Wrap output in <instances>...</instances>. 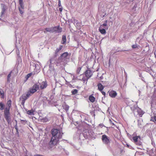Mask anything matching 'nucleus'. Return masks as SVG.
I'll list each match as a JSON object with an SVG mask.
<instances>
[{
	"mask_svg": "<svg viewBox=\"0 0 156 156\" xmlns=\"http://www.w3.org/2000/svg\"><path fill=\"white\" fill-rule=\"evenodd\" d=\"M51 133L52 136L48 143V148L52 150L59 143V140L62 138L63 133L62 129H53L51 130Z\"/></svg>",
	"mask_w": 156,
	"mask_h": 156,
	"instance_id": "nucleus-1",
	"label": "nucleus"
},
{
	"mask_svg": "<svg viewBox=\"0 0 156 156\" xmlns=\"http://www.w3.org/2000/svg\"><path fill=\"white\" fill-rule=\"evenodd\" d=\"M96 136L91 129H86L83 131V133L82 134L79 133H76L74 136L75 139L79 140H84L83 137H84L85 139L91 138L93 140L95 139Z\"/></svg>",
	"mask_w": 156,
	"mask_h": 156,
	"instance_id": "nucleus-2",
	"label": "nucleus"
},
{
	"mask_svg": "<svg viewBox=\"0 0 156 156\" xmlns=\"http://www.w3.org/2000/svg\"><path fill=\"white\" fill-rule=\"evenodd\" d=\"M12 101L10 99L8 101L6 104V107L5 108L4 110V117L8 124L11 123L10 110L12 106Z\"/></svg>",
	"mask_w": 156,
	"mask_h": 156,
	"instance_id": "nucleus-3",
	"label": "nucleus"
},
{
	"mask_svg": "<svg viewBox=\"0 0 156 156\" xmlns=\"http://www.w3.org/2000/svg\"><path fill=\"white\" fill-rule=\"evenodd\" d=\"M55 64V61L50 59L47 62V65L44 66L43 70H44L46 66L48 65L49 66V69L47 72V75L48 76H51L53 75L54 73L55 72V69L54 67V65Z\"/></svg>",
	"mask_w": 156,
	"mask_h": 156,
	"instance_id": "nucleus-4",
	"label": "nucleus"
},
{
	"mask_svg": "<svg viewBox=\"0 0 156 156\" xmlns=\"http://www.w3.org/2000/svg\"><path fill=\"white\" fill-rule=\"evenodd\" d=\"M106 6L103 3L100 2L99 4L98 7V14L100 16L101 18H103L106 16H107L108 14H107L106 12Z\"/></svg>",
	"mask_w": 156,
	"mask_h": 156,
	"instance_id": "nucleus-5",
	"label": "nucleus"
},
{
	"mask_svg": "<svg viewBox=\"0 0 156 156\" xmlns=\"http://www.w3.org/2000/svg\"><path fill=\"white\" fill-rule=\"evenodd\" d=\"M39 89V85L38 83H35L33 86L30 88L26 95L28 98L31 95L36 92Z\"/></svg>",
	"mask_w": 156,
	"mask_h": 156,
	"instance_id": "nucleus-6",
	"label": "nucleus"
},
{
	"mask_svg": "<svg viewBox=\"0 0 156 156\" xmlns=\"http://www.w3.org/2000/svg\"><path fill=\"white\" fill-rule=\"evenodd\" d=\"M30 69L34 68V72L36 73H38L40 72V67L38 64H36L33 62H30Z\"/></svg>",
	"mask_w": 156,
	"mask_h": 156,
	"instance_id": "nucleus-7",
	"label": "nucleus"
},
{
	"mask_svg": "<svg viewBox=\"0 0 156 156\" xmlns=\"http://www.w3.org/2000/svg\"><path fill=\"white\" fill-rule=\"evenodd\" d=\"M101 139L102 143L105 145H108L110 143V137L105 134L103 135L102 136Z\"/></svg>",
	"mask_w": 156,
	"mask_h": 156,
	"instance_id": "nucleus-8",
	"label": "nucleus"
},
{
	"mask_svg": "<svg viewBox=\"0 0 156 156\" xmlns=\"http://www.w3.org/2000/svg\"><path fill=\"white\" fill-rule=\"evenodd\" d=\"M19 3L20 7L18 8L19 10L21 15L23 14L24 12V6L23 0H19Z\"/></svg>",
	"mask_w": 156,
	"mask_h": 156,
	"instance_id": "nucleus-9",
	"label": "nucleus"
},
{
	"mask_svg": "<svg viewBox=\"0 0 156 156\" xmlns=\"http://www.w3.org/2000/svg\"><path fill=\"white\" fill-rule=\"evenodd\" d=\"M64 61L63 60L60 56L58 59H55V64L57 66H60L63 64Z\"/></svg>",
	"mask_w": 156,
	"mask_h": 156,
	"instance_id": "nucleus-10",
	"label": "nucleus"
},
{
	"mask_svg": "<svg viewBox=\"0 0 156 156\" xmlns=\"http://www.w3.org/2000/svg\"><path fill=\"white\" fill-rule=\"evenodd\" d=\"M84 73L87 77L90 78L92 75V72L89 68L87 67V70L84 72Z\"/></svg>",
	"mask_w": 156,
	"mask_h": 156,
	"instance_id": "nucleus-11",
	"label": "nucleus"
},
{
	"mask_svg": "<svg viewBox=\"0 0 156 156\" xmlns=\"http://www.w3.org/2000/svg\"><path fill=\"white\" fill-rule=\"evenodd\" d=\"M1 5L2 8L0 17H2L3 16L6 11L7 7L4 4L1 3Z\"/></svg>",
	"mask_w": 156,
	"mask_h": 156,
	"instance_id": "nucleus-12",
	"label": "nucleus"
},
{
	"mask_svg": "<svg viewBox=\"0 0 156 156\" xmlns=\"http://www.w3.org/2000/svg\"><path fill=\"white\" fill-rule=\"evenodd\" d=\"M108 93L109 95L112 98H115L117 95V94L115 91L112 90L111 91H108Z\"/></svg>",
	"mask_w": 156,
	"mask_h": 156,
	"instance_id": "nucleus-13",
	"label": "nucleus"
},
{
	"mask_svg": "<svg viewBox=\"0 0 156 156\" xmlns=\"http://www.w3.org/2000/svg\"><path fill=\"white\" fill-rule=\"evenodd\" d=\"M62 31V28L60 27L59 26H55L53 27V32L60 33Z\"/></svg>",
	"mask_w": 156,
	"mask_h": 156,
	"instance_id": "nucleus-14",
	"label": "nucleus"
},
{
	"mask_svg": "<svg viewBox=\"0 0 156 156\" xmlns=\"http://www.w3.org/2000/svg\"><path fill=\"white\" fill-rule=\"evenodd\" d=\"M68 53L67 52H66L62 54L60 56V58H62L64 61L68 58Z\"/></svg>",
	"mask_w": 156,
	"mask_h": 156,
	"instance_id": "nucleus-15",
	"label": "nucleus"
},
{
	"mask_svg": "<svg viewBox=\"0 0 156 156\" xmlns=\"http://www.w3.org/2000/svg\"><path fill=\"white\" fill-rule=\"evenodd\" d=\"M136 110L137 111V113L140 116V117H142V115L144 113V112L138 107L137 108H135V111Z\"/></svg>",
	"mask_w": 156,
	"mask_h": 156,
	"instance_id": "nucleus-16",
	"label": "nucleus"
},
{
	"mask_svg": "<svg viewBox=\"0 0 156 156\" xmlns=\"http://www.w3.org/2000/svg\"><path fill=\"white\" fill-rule=\"evenodd\" d=\"M47 82L45 81H43L42 82L41 85L40 86V87L41 90L44 89L47 86Z\"/></svg>",
	"mask_w": 156,
	"mask_h": 156,
	"instance_id": "nucleus-17",
	"label": "nucleus"
},
{
	"mask_svg": "<svg viewBox=\"0 0 156 156\" xmlns=\"http://www.w3.org/2000/svg\"><path fill=\"white\" fill-rule=\"evenodd\" d=\"M106 29L105 28L101 27H99V31L100 32V33L102 34H105L106 33Z\"/></svg>",
	"mask_w": 156,
	"mask_h": 156,
	"instance_id": "nucleus-18",
	"label": "nucleus"
},
{
	"mask_svg": "<svg viewBox=\"0 0 156 156\" xmlns=\"http://www.w3.org/2000/svg\"><path fill=\"white\" fill-rule=\"evenodd\" d=\"M97 86L98 87V89L100 91L103 90L105 88V86L101 83H98L97 85Z\"/></svg>",
	"mask_w": 156,
	"mask_h": 156,
	"instance_id": "nucleus-19",
	"label": "nucleus"
},
{
	"mask_svg": "<svg viewBox=\"0 0 156 156\" xmlns=\"http://www.w3.org/2000/svg\"><path fill=\"white\" fill-rule=\"evenodd\" d=\"M92 107L94 110L96 111H99L100 108L98 107V105L95 103L94 105H92Z\"/></svg>",
	"mask_w": 156,
	"mask_h": 156,
	"instance_id": "nucleus-20",
	"label": "nucleus"
},
{
	"mask_svg": "<svg viewBox=\"0 0 156 156\" xmlns=\"http://www.w3.org/2000/svg\"><path fill=\"white\" fill-rule=\"evenodd\" d=\"M15 121H16V125L14 127L16 130V136H17L19 137L20 136V135H19V134L18 128L17 126V121L16 120H15Z\"/></svg>",
	"mask_w": 156,
	"mask_h": 156,
	"instance_id": "nucleus-21",
	"label": "nucleus"
},
{
	"mask_svg": "<svg viewBox=\"0 0 156 156\" xmlns=\"http://www.w3.org/2000/svg\"><path fill=\"white\" fill-rule=\"evenodd\" d=\"M27 109L26 110L27 111V114L29 115H34V111L33 109H31L30 110H28L27 111Z\"/></svg>",
	"mask_w": 156,
	"mask_h": 156,
	"instance_id": "nucleus-22",
	"label": "nucleus"
},
{
	"mask_svg": "<svg viewBox=\"0 0 156 156\" xmlns=\"http://www.w3.org/2000/svg\"><path fill=\"white\" fill-rule=\"evenodd\" d=\"M88 99L91 102L93 103L95 101V98L93 96V94H91L89 96Z\"/></svg>",
	"mask_w": 156,
	"mask_h": 156,
	"instance_id": "nucleus-23",
	"label": "nucleus"
},
{
	"mask_svg": "<svg viewBox=\"0 0 156 156\" xmlns=\"http://www.w3.org/2000/svg\"><path fill=\"white\" fill-rule=\"evenodd\" d=\"M66 35H63L62 36V39L61 41V44H64L66 43Z\"/></svg>",
	"mask_w": 156,
	"mask_h": 156,
	"instance_id": "nucleus-24",
	"label": "nucleus"
},
{
	"mask_svg": "<svg viewBox=\"0 0 156 156\" xmlns=\"http://www.w3.org/2000/svg\"><path fill=\"white\" fill-rule=\"evenodd\" d=\"M137 7V4L136 3H135L132 9V11L134 13L136 12V9Z\"/></svg>",
	"mask_w": 156,
	"mask_h": 156,
	"instance_id": "nucleus-25",
	"label": "nucleus"
},
{
	"mask_svg": "<svg viewBox=\"0 0 156 156\" xmlns=\"http://www.w3.org/2000/svg\"><path fill=\"white\" fill-rule=\"evenodd\" d=\"M5 105L2 102L0 101V110H2L3 109H5Z\"/></svg>",
	"mask_w": 156,
	"mask_h": 156,
	"instance_id": "nucleus-26",
	"label": "nucleus"
},
{
	"mask_svg": "<svg viewBox=\"0 0 156 156\" xmlns=\"http://www.w3.org/2000/svg\"><path fill=\"white\" fill-rule=\"evenodd\" d=\"M130 51L129 50L127 49V50H125L123 49H121L120 48H118V49L115 50V52H120V51Z\"/></svg>",
	"mask_w": 156,
	"mask_h": 156,
	"instance_id": "nucleus-27",
	"label": "nucleus"
},
{
	"mask_svg": "<svg viewBox=\"0 0 156 156\" xmlns=\"http://www.w3.org/2000/svg\"><path fill=\"white\" fill-rule=\"evenodd\" d=\"M132 48L133 49H139L140 47V45H138V44H136V43L135 44H133L131 46Z\"/></svg>",
	"mask_w": 156,
	"mask_h": 156,
	"instance_id": "nucleus-28",
	"label": "nucleus"
},
{
	"mask_svg": "<svg viewBox=\"0 0 156 156\" xmlns=\"http://www.w3.org/2000/svg\"><path fill=\"white\" fill-rule=\"evenodd\" d=\"M62 107L67 112L69 108V106L65 104L62 105Z\"/></svg>",
	"mask_w": 156,
	"mask_h": 156,
	"instance_id": "nucleus-29",
	"label": "nucleus"
},
{
	"mask_svg": "<svg viewBox=\"0 0 156 156\" xmlns=\"http://www.w3.org/2000/svg\"><path fill=\"white\" fill-rule=\"evenodd\" d=\"M12 71H11L8 75L7 76V81L8 83H10V77L11 76Z\"/></svg>",
	"mask_w": 156,
	"mask_h": 156,
	"instance_id": "nucleus-30",
	"label": "nucleus"
},
{
	"mask_svg": "<svg viewBox=\"0 0 156 156\" xmlns=\"http://www.w3.org/2000/svg\"><path fill=\"white\" fill-rule=\"evenodd\" d=\"M58 55V52H57L55 51V54L50 59L53 60L54 61H55V59H56V58H57V56Z\"/></svg>",
	"mask_w": 156,
	"mask_h": 156,
	"instance_id": "nucleus-31",
	"label": "nucleus"
},
{
	"mask_svg": "<svg viewBox=\"0 0 156 156\" xmlns=\"http://www.w3.org/2000/svg\"><path fill=\"white\" fill-rule=\"evenodd\" d=\"M41 120L43 122H46L50 120V119L48 118L47 117H43L41 119Z\"/></svg>",
	"mask_w": 156,
	"mask_h": 156,
	"instance_id": "nucleus-32",
	"label": "nucleus"
},
{
	"mask_svg": "<svg viewBox=\"0 0 156 156\" xmlns=\"http://www.w3.org/2000/svg\"><path fill=\"white\" fill-rule=\"evenodd\" d=\"M44 30L47 32H53V27L51 28H46Z\"/></svg>",
	"mask_w": 156,
	"mask_h": 156,
	"instance_id": "nucleus-33",
	"label": "nucleus"
},
{
	"mask_svg": "<svg viewBox=\"0 0 156 156\" xmlns=\"http://www.w3.org/2000/svg\"><path fill=\"white\" fill-rule=\"evenodd\" d=\"M78 90L76 89L73 90L71 91V93L72 95H75L77 94L78 93Z\"/></svg>",
	"mask_w": 156,
	"mask_h": 156,
	"instance_id": "nucleus-34",
	"label": "nucleus"
},
{
	"mask_svg": "<svg viewBox=\"0 0 156 156\" xmlns=\"http://www.w3.org/2000/svg\"><path fill=\"white\" fill-rule=\"evenodd\" d=\"M76 26L77 30H80L81 29V25L79 22L76 23Z\"/></svg>",
	"mask_w": 156,
	"mask_h": 156,
	"instance_id": "nucleus-35",
	"label": "nucleus"
},
{
	"mask_svg": "<svg viewBox=\"0 0 156 156\" xmlns=\"http://www.w3.org/2000/svg\"><path fill=\"white\" fill-rule=\"evenodd\" d=\"M28 98L26 97V95H25V94H23L21 96L20 98V100H21V99H23L25 100H26Z\"/></svg>",
	"mask_w": 156,
	"mask_h": 156,
	"instance_id": "nucleus-36",
	"label": "nucleus"
},
{
	"mask_svg": "<svg viewBox=\"0 0 156 156\" xmlns=\"http://www.w3.org/2000/svg\"><path fill=\"white\" fill-rule=\"evenodd\" d=\"M63 46L62 45H60L59 46V48H57V49H56V50H55V51L56 52H58L59 51H60L62 48H63Z\"/></svg>",
	"mask_w": 156,
	"mask_h": 156,
	"instance_id": "nucleus-37",
	"label": "nucleus"
},
{
	"mask_svg": "<svg viewBox=\"0 0 156 156\" xmlns=\"http://www.w3.org/2000/svg\"><path fill=\"white\" fill-rule=\"evenodd\" d=\"M139 76L140 78V79L144 81V82H145V81L144 80V78L142 76V73L140 72L139 73Z\"/></svg>",
	"mask_w": 156,
	"mask_h": 156,
	"instance_id": "nucleus-38",
	"label": "nucleus"
},
{
	"mask_svg": "<svg viewBox=\"0 0 156 156\" xmlns=\"http://www.w3.org/2000/svg\"><path fill=\"white\" fill-rule=\"evenodd\" d=\"M23 150L25 154V156H28V151L25 147H24L23 148Z\"/></svg>",
	"mask_w": 156,
	"mask_h": 156,
	"instance_id": "nucleus-39",
	"label": "nucleus"
},
{
	"mask_svg": "<svg viewBox=\"0 0 156 156\" xmlns=\"http://www.w3.org/2000/svg\"><path fill=\"white\" fill-rule=\"evenodd\" d=\"M133 141L135 143L136 142H137L138 140L137 137L136 136H134L133 137Z\"/></svg>",
	"mask_w": 156,
	"mask_h": 156,
	"instance_id": "nucleus-40",
	"label": "nucleus"
},
{
	"mask_svg": "<svg viewBox=\"0 0 156 156\" xmlns=\"http://www.w3.org/2000/svg\"><path fill=\"white\" fill-rule=\"evenodd\" d=\"M108 26V24H106L104 23L101 25H100L99 27H101L106 28V27Z\"/></svg>",
	"mask_w": 156,
	"mask_h": 156,
	"instance_id": "nucleus-41",
	"label": "nucleus"
},
{
	"mask_svg": "<svg viewBox=\"0 0 156 156\" xmlns=\"http://www.w3.org/2000/svg\"><path fill=\"white\" fill-rule=\"evenodd\" d=\"M4 129V127L3 126H2L1 125H0V131L1 132V133L2 134L4 133L3 131Z\"/></svg>",
	"mask_w": 156,
	"mask_h": 156,
	"instance_id": "nucleus-42",
	"label": "nucleus"
},
{
	"mask_svg": "<svg viewBox=\"0 0 156 156\" xmlns=\"http://www.w3.org/2000/svg\"><path fill=\"white\" fill-rule=\"evenodd\" d=\"M0 95L1 96V98H2L4 99L5 96V94L4 92V91L0 94Z\"/></svg>",
	"mask_w": 156,
	"mask_h": 156,
	"instance_id": "nucleus-43",
	"label": "nucleus"
},
{
	"mask_svg": "<svg viewBox=\"0 0 156 156\" xmlns=\"http://www.w3.org/2000/svg\"><path fill=\"white\" fill-rule=\"evenodd\" d=\"M95 111L94 109L90 112V114L91 115H92V116H94V117L95 116Z\"/></svg>",
	"mask_w": 156,
	"mask_h": 156,
	"instance_id": "nucleus-44",
	"label": "nucleus"
},
{
	"mask_svg": "<svg viewBox=\"0 0 156 156\" xmlns=\"http://www.w3.org/2000/svg\"><path fill=\"white\" fill-rule=\"evenodd\" d=\"M135 144L138 145H141L142 144V142H141L140 140L139 141H137V142H136L135 143Z\"/></svg>",
	"mask_w": 156,
	"mask_h": 156,
	"instance_id": "nucleus-45",
	"label": "nucleus"
},
{
	"mask_svg": "<svg viewBox=\"0 0 156 156\" xmlns=\"http://www.w3.org/2000/svg\"><path fill=\"white\" fill-rule=\"evenodd\" d=\"M81 68L80 67H79L77 68V70H76V73L79 74V73L80 72V71L81 70Z\"/></svg>",
	"mask_w": 156,
	"mask_h": 156,
	"instance_id": "nucleus-46",
	"label": "nucleus"
},
{
	"mask_svg": "<svg viewBox=\"0 0 156 156\" xmlns=\"http://www.w3.org/2000/svg\"><path fill=\"white\" fill-rule=\"evenodd\" d=\"M21 123L24 125H25L27 122V121L25 120H21Z\"/></svg>",
	"mask_w": 156,
	"mask_h": 156,
	"instance_id": "nucleus-47",
	"label": "nucleus"
},
{
	"mask_svg": "<svg viewBox=\"0 0 156 156\" xmlns=\"http://www.w3.org/2000/svg\"><path fill=\"white\" fill-rule=\"evenodd\" d=\"M32 73H30L28 74L26 76V78L28 79L32 75Z\"/></svg>",
	"mask_w": 156,
	"mask_h": 156,
	"instance_id": "nucleus-48",
	"label": "nucleus"
},
{
	"mask_svg": "<svg viewBox=\"0 0 156 156\" xmlns=\"http://www.w3.org/2000/svg\"><path fill=\"white\" fill-rule=\"evenodd\" d=\"M89 78H88V77H87L86 78H85V77H83L82 79V80L84 81V82L85 81H87L89 79Z\"/></svg>",
	"mask_w": 156,
	"mask_h": 156,
	"instance_id": "nucleus-49",
	"label": "nucleus"
},
{
	"mask_svg": "<svg viewBox=\"0 0 156 156\" xmlns=\"http://www.w3.org/2000/svg\"><path fill=\"white\" fill-rule=\"evenodd\" d=\"M126 147H128L129 148L133 149V147H132L130 145L128 144H126Z\"/></svg>",
	"mask_w": 156,
	"mask_h": 156,
	"instance_id": "nucleus-50",
	"label": "nucleus"
},
{
	"mask_svg": "<svg viewBox=\"0 0 156 156\" xmlns=\"http://www.w3.org/2000/svg\"><path fill=\"white\" fill-rule=\"evenodd\" d=\"M100 91L101 92V93H102V94L103 95H104V98H105L106 97V95L105 92V91H103V90H102V91Z\"/></svg>",
	"mask_w": 156,
	"mask_h": 156,
	"instance_id": "nucleus-51",
	"label": "nucleus"
},
{
	"mask_svg": "<svg viewBox=\"0 0 156 156\" xmlns=\"http://www.w3.org/2000/svg\"><path fill=\"white\" fill-rule=\"evenodd\" d=\"M137 106H136V107H135V106L133 107H130L131 109L132 110H133L134 111V112L135 111V108H137L136 107H137Z\"/></svg>",
	"mask_w": 156,
	"mask_h": 156,
	"instance_id": "nucleus-52",
	"label": "nucleus"
},
{
	"mask_svg": "<svg viewBox=\"0 0 156 156\" xmlns=\"http://www.w3.org/2000/svg\"><path fill=\"white\" fill-rule=\"evenodd\" d=\"M21 100L22 101V102H21V104L23 105H24V103H25V100H23V99H21Z\"/></svg>",
	"mask_w": 156,
	"mask_h": 156,
	"instance_id": "nucleus-53",
	"label": "nucleus"
},
{
	"mask_svg": "<svg viewBox=\"0 0 156 156\" xmlns=\"http://www.w3.org/2000/svg\"><path fill=\"white\" fill-rule=\"evenodd\" d=\"M134 22H133V21H131L129 25L130 27H132L134 24Z\"/></svg>",
	"mask_w": 156,
	"mask_h": 156,
	"instance_id": "nucleus-54",
	"label": "nucleus"
},
{
	"mask_svg": "<svg viewBox=\"0 0 156 156\" xmlns=\"http://www.w3.org/2000/svg\"><path fill=\"white\" fill-rule=\"evenodd\" d=\"M58 7H61L62 5H61V3L60 0H58Z\"/></svg>",
	"mask_w": 156,
	"mask_h": 156,
	"instance_id": "nucleus-55",
	"label": "nucleus"
},
{
	"mask_svg": "<svg viewBox=\"0 0 156 156\" xmlns=\"http://www.w3.org/2000/svg\"><path fill=\"white\" fill-rule=\"evenodd\" d=\"M109 121L112 124V125L114 126L115 125L114 123L112 121L111 119H109Z\"/></svg>",
	"mask_w": 156,
	"mask_h": 156,
	"instance_id": "nucleus-56",
	"label": "nucleus"
},
{
	"mask_svg": "<svg viewBox=\"0 0 156 156\" xmlns=\"http://www.w3.org/2000/svg\"><path fill=\"white\" fill-rule=\"evenodd\" d=\"M108 20H105L104 22V23L106 24H108V25L109 24H108Z\"/></svg>",
	"mask_w": 156,
	"mask_h": 156,
	"instance_id": "nucleus-57",
	"label": "nucleus"
},
{
	"mask_svg": "<svg viewBox=\"0 0 156 156\" xmlns=\"http://www.w3.org/2000/svg\"><path fill=\"white\" fill-rule=\"evenodd\" d=\"M73 21L74 23H76L77 22H78V21L76 19H75L74 18H73Z\"/></svg>",
	"mask_w": 156,
	"mask_h": 156,
	"instance_id": "nucleus-58",
	"label": "nucleus"
},
{
	"mask_svg": "<svg viewBox=\"0 0 156 156\" xmlns=\"http://www.w3.org/2000/svg\"><path fill=\"white\" fill-rule=\"evenodd\" d=\"M73 147L74 148L76 149V150H78L79 149V148H77L76 147L75 145H74V144L73 145Z\"/></svg>",
	"mask_w": 156,
	"mask_h": 156,
	"instance_id": "nucleus-59",
	"label": "nucleus"
},
{
	"mask_svg": "<svg viewBox=\"0 0 156 156\" xmlns=\"http://www.w3.org/2000/svg\"><path fill=\"white\" fill-rule=\"evenodd\" d=\"M151 144L154 146V145H155L154 142L151 140Z\"/></svg>",
	"mask_w": 156,
	"mask_h": 156,
	"instance_id": "nucleus-60",
	"label": "nucleus"
},
{
	"mask_svg": "<svg viewBox=\"0 0 156 156\" xmlns=\"http://www.w3.org/2000/svg\"><path fill=\"white\" fill-rule=\"evenodd\" d=\"M59 11L61 12H62V7H61V8H59Z\"/></svg>",
	"mask_w": 156,
	"mask_h": 156,
	"instance_id": "nucleus-61",
	"label": "nucleus"
},
{
	"mask_svg": "<svg viewBox=\"0 0 156 156\" xmlns=\"http://www.w3.org/2000/svg\"><path fill=\"white\" fill-rule=\"evenodd\" d=\"M110 58L109 60V61H108V67H110Z\"/></svg>",
	"mask_w": 156,
	"mask_h": 156,
	"instance_id": "nucleus-62",
	"label": "nucleus"
},
{
	"mask_svg": "<svg viewBox=\"0 0 156 156\" xmlns=\"http://www.w3.org/2000/svg\"><path fill=\"white\" fill-rule=\"evenodd\" d=\"M138 126L139 127H140V128H141V127H142V126H141V124H139L138 122Z\"/></svg>",
	"mask_w": 156,
	"mask_h": 156,
	"instance_id": "nucleus-63",
	"label": "nucleus"
},
{
	"mask_svg": "<svg viewBox=\"0 0 156 156\" xmlns=\"http://www.w3.org/2000/svg\"><path fill=\"white\" fill-rule=\"evenodd\" d=\"M77 78V77H75V75L73 76V78L72 79V80H75Z\"/></svg>",
	"mask_w": 156,
	"mask_h": 156,
	"instance_id": "nucleus-64",
	"label": "nucleus"
}]
</instances>
